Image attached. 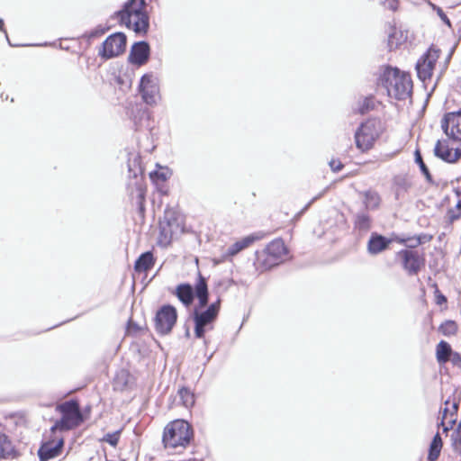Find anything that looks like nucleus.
<instances>
[{
  "label": "nucleus",
  "mask_w": 461,
  "mask_h": 461,
  "mask_svg": "<svg viewBox=\"0 0 461 461\" xmlns=\"http://www.w3.org/2000/svg\"><path fill=\"white\" fill-rule=\"evenodd\" d=\"M366 203L367 205L372 206L373 208L378 206L380 203V197L377 193L367 191L365 194Z\"/></svg>",
  "instance_id": "40"
},
{
  "label": "nucleus",
  "mask_w": 461,
  "mask_h": 461,
  "mask_svg": "<svg viewBox=\"0 0 461 461\" xmlns=\"http://www.w3.org/2000/svg\"><path fill=\"white\" fill-rule=\"evenodd\" d=\"M140 93L141 95L143 101L147 104L151 105V104H156V97L158 93V86L157 85V86H149V88L140 89Z\"/></svg>",
  "instance_id": "31"
},
{
  "label": "nucleus",
  "mask_w": 461,
  "mask_h": 461,
  "mask_svg": "<svg viewBox=\"0 0 461 461\" xmlns=\"http://www.w3.org/2000/svg\"><path fill=\"white\" fill-rule=\"evenodd\" d=\"M458 405H459V402L456 401H454L452 402V406H451V410H450V418L451 419L456 418L457 411H458Z\"/></svg>",
  "instance_id": "52"
},
{
  "label": "nucleus",
  "mask_w": 461,
  "mask_h": 461,
  "mask_svg": "<svg viewBox=\"0 0 461 461\" xmlns=\"http://www.w3.org/2000/svg\"><path fill=\"white\" fill-rule=\"evenodd\" d=\"M434 10H436L438 15L442 20V22L445 24H447V26L450 27L451 26V22L448 19V17L447 16V14L444 13V11L440 7H438V6H434Z\"/></svg>",
  "instance_id": "43"
},
{
  "label": "nucleus",
  "mask_w": 461,
  "mask_h": 461,
  "mask_svg": "<svg viewBox=\"0 0 461 461\" xmlns=\"http://www.w3.org/2000/svg\"><path fill=\"white\" fill-rule=\"evenodd\" d=\"M442 438L439 435V433H437L429 445V453H428V460L429 461H436L439 455L442 448Z\"/></svg>",
  "instance_id": "29"
},
{
  "label": "nucleus",
  "mask_w": 461,
  "mask_h": 461,
  "mask_svg": "<svg viewBox=\"0 0 461 461\" xmlns=\"http://www.w3.org/2000/svg\"><path fill=\"white\" fill-rule=\"evenodd\" d=\"M195 297L198 299V304L194 308L204 310L210 305L207 281L200 273L195 283Z\"/></svg>",
  "instance_id": "16"
},
{
  "label": "nucleus",
  "mask_w": 461,
  "mask_h": 461,
  "mask_svg": "<svg viewBox=\"0 0 461 461\" xmlns=\"http://www.w3.org/2000/svg\"><path fill=\"white\" fill-rule=\"evenodd\" d=\"M109 30V27H104L103 25H98L95 29L90 32H85L83 34V38L87 39L89 41L95 38H98L104 34Z\"/></svg>",
  "instance_id": "35"
},
{
  "label": "nucleus",
  "mask_w": 461,
  "mask_h": 461,
  "mask_svg": "<svg viewBox=\"0 0 461 461\" xmlns=\"http://www.w3.org/2000/svg\"><path fill=\"white\" fill-rule=\"evenodd\" d=\"M126 43L127 37L123 32L113 33L103 42L98 54L104 59L117 57L125 51Z\"/></svg>",
  "instance_id": "8"
},
{
  "label": "nucleus",
  "mask_w": 461,
  "mask_h": 461,
  "mask_svg": "<svg viewBox=\"0 0 461 461\" xmlns=\"http://www.w3.org/2000/svg\"><path fill=\"white\" fill-rule=\"evenodd\" d=\"M137 191H138V203H139V207H140V211H143V202H144V192L142 190V188L138 185L137 187Z\"/></svg>",
  "instance_id": "47"
},
{
  "label": "nucleus",
  "mask_w": 461,
  "mask_h": 461,
  "mask_svg": "<svg viewBox=\"0 0 461 461\" xmlns=\"http://www.w3.org/2000/svg\"><path fill=\"white\" fill-rule=\"evenodd\" d=\"M415 162L419 165L420 171L425 170L428 167L423 161L422 156L419 149H416L414 152Z\"/></svg>",
  "instance_id": "42"
},
{
  "label": "nucleus",
  "mask_w": 461,
  "mask_h": 461,
  "mask_svg": "<svg viewBox=\"0 0 461 461\" xmlns=\"http://www.w3.org/2000/svg\"><path fill=\"white\" fill-rule=\"evenodd\" d=\"M434 154L445 162L455 163L458 160V156H452V149L449 148L447 140H438L434 148Z\"/></svg>",
  "instance_id": "19"
},
{
  "label": "nucleus",
  "mask_w": 461,
  "mask_h": 461,
  "mask_svg": "<svg viewBox=\"0 0 461 461\" xmlns=\"http://www.w3.org/2000/svg\"><path fill=\"white\" fill-rule=\"evenodd\" d=\"M448 360L453 364V366L461 367V355L458 352L452 351Z\"/></svg>",
  "instance_id": "41"
},
{
  "label": "nucleus",
  "mask_w": 461,
  "mask_h": 461,
  "mask_svg": "<svg viewBox=\"0 0 461 461\" xmlns=\"http://www.w3.org/2000/svg\"><path fill=\"white\" fill-rule=\"evenodd\" d=\"M457 324L455 321L447 320L444 321L438 328L439 332L444 336H452L457 332Z\"/></svg>",
  "instance_id": "32"
},
{
  "label": "nucleus",
  "mask_w": 461,
  "mask_h": 461,
  "mask_svg": "<svg viewBox=\"0 0 461 461\" xmlns=\"http://www.w3.org/2000/svg\"><path fill=\"white\" fill-rule=\"evenodd\" d=\"M392 241L393 239H389L377 232H372L367 242V252L370 255H377L386 250Z\"/></svg>",
  "instance_id": "15"
},
{
  "label": "nucleus",
  "mask_w": 461,
  "mask_h": 461,
  "mask_svg": "<svg viewBox=\"0 0 461 461\" xmlns=\"http://www.w3.org/2000/svg\"><path fill=\"white\" fill-rule=\"evenodd\" d=\"M176 321V307L171 304H164L158 308L154 317L155 330L161 336L167 335L172 331Z\"/></svg>",
  "instance_id": "7"
},
{
  "label": "nucleus",
  "mask_w": 461,
  "mask_h": 461,
  "mask_svg": "<svg viewBox=\"0 0 461 461\" xmlns=\"http://www.w3.org/2000/svg\"><path fill=\"white\" fill-rule=\"evenodd\" d=\"M140 330V327L133 321L131 319L128 321L127 323V332L128 333H137Z\"/></svg>",
  "instance_id": "44"
},
{
  "label": "nucleus",
  "mask_w": 461,
  "mask_h": 461,
  "mask_svg": "<svg viewBox=\"0 0 461 461\" xmlns=\"http://www.w3.org/2000/svg\"><path fill=\"white\" fill-rule=\"evenodd\" d=\"M150 179L155 183L165 182L168 178L167 170H154L149 173Z\"/></svg>",
  "instance_id": "39"
},
{
  "label": "nucleus",
  "mask_w": 461,
  "mask_h": 461,
  "mask_svg": "<svg viewBox=\"0 0 461 461\" xmlns=\"http://www.w3.org/2000/svg\"><path fill=\"white\" fill-rule=\"evenodd\" d=\"M397 256L402 259L403 269L411 276L418 274L424 265V258L417 251L402 249Z\"/></svg>",
  "instance_id": "12"
},
{
  "label": "nucleus",
  "mask_w": 461,
  "mask_h": 461,
  "mask_svg": "<svg viewBox=\"0 0 461 461\" xmlns=\"http://www.w3.org/2000/svg\"><path fill=\"white\" fill-rule=\"evenodd\" d=\"M61 415L83 417L80 411L79 404L75 400L67 401L58 407Z\"/></svg>",
  "instance_id": "25"
},
{
  "label": "nucleus",
  "mask_w": 461,
  "mask_h": 461,
  "mask_svg": "<svg viewBox=\"0 0 461 461\" xmlns=\"http://www.w3.org/2000/svg\"><path fill=\"white\" fill-rule=\"evenodd\" d=\"M261 239V236L258 234H251L249 235L242 240L236 241L234 244H232L228 249V253L231 256L236 255L242 249L248 248L249 245H251L254 241L258 240Z\"/></svg>",
  "instance_id": "23"
},
{
  "label": "nucleus",
  "mask_w": 461,
  "mask_h": 461,
  "mask_svg": "<svg viewBox=\"0 0 461 461\" xmlns=\"http://www.w3.org/2000/svg\"><path fill=\"white\" fill-rule=\"evenodd\" d=\"M375 98L373 96H367V97L364 98V100L360 104V105L358 107V112L361 114H365V113H368L369 111L375 109Z\"/></svg>",
  "instance_id": "36"
},
{
  "label": "nucleus",
  "mask_w": 461,
  "mask_h": 461,
  "mask_svg": "<svg viewBox=\"0 0 461 461\" xmlns=\"http://www.w3.org/2000/svg\"><path fill=\"white\" fill-rule=\"evenodd\" d=\"M64 440L59 438L57 441L49 440L43 442L38 450V456L41 461H48L50 458L58 456L63 448Z\"/></svg>",
  "instance_id": "14"
},
{
  "label": "nucleus",
  "mask_w": 461,
  "mask_h": 461,
  "mask_svg": "<svg viewBox=\"0 0 461 461\" xmlns=\"http://www.w3.org/2000/svg\"><path fill=\"white\" fill-rule=\"evenodd\" d=\"M14 447L8 436L0 432V459L14 456Z\"/></svg>",
  "instance_id": "27"
},
{
  "label": "nucleus",
  "mask_w": 461,
  "mask_h": 461,
  "mask_svg": "<svg viewBox=\"0 0 461 461\" xmlns=\"http://www.w3.org/2000/svg\"><path fill=\"white\" fill-rule=\"evenodd\" d=\"M329 164H330V169L333 172H339L344 167V165L339 159H331Z\"/></svg>",
  "instance_id": "45"
},
{
  "label": "nucleus",
  "mask_w": 461,
  "mask_h": 461,
  "mask_svg": "<svg viewBox=\"0 0 461 461\" xmlns=\"http://www.w3.org/2000/svg\"><path fill=\"white\" fill-rule=\"evenodd\" d=\"M175 295L185 306L189 307L195 298V286L189 283H182L176 287Z\"/></svg>",
  "instance_id": "18"
},
{
  "label": "nucleus",
  "mask_w": 461,
  "mask_h": 461,
  "mask_svg": "<svg viewBox=\"0 0 461 461\" xmlns=\"http://www.w3.org/2000/svg\"><path fill=\"white\" fill-rule=\"evenodd\" d=\"M127 377H128V373L122 370V371H121V373H119L117 375L116 379L122 378L123 380V385H126L127 384Z\"/></svg>",
  "instance_id": "55"
},
{
  "label": "nucleus",
  "mask_w": 461,
  "mask_h": 461,
  "mask_svg": "<svg viewBox=\"0 0 461 461\" xmlns=\"http://www.w3.org/2000/svg\"><path fill=\"white\" fill-rule=\"evenodd\" d=\"M181 403L185 408L194 406L195 398L194 393L187 387L183 386L177 392Z\"/></svg>",
  "instance_id": "30"
},
{
  "label": "nucleus",
  "mask_w": 461,
  "mask_h": 461,
  "mask_svg": "<svg viewBox=\"0 0 461 461\" xmlns=\"http://www.w3.org/2000/svg\"><path fill=\"white\" fill-rule=\"evenodd\" d=\"M452 447L455 452L461 455V421L451 435Z\"/></svg>",
  "instance_id": "34"
},
{
  "label": "nucleus",
  "mask_w": 461,
  "mask_h": 461,
  "mask_svg": "<svg viewBox=\"0 0 461 461\" xmlns=\"http://www.w3.org/2000/svg\"><path fill=\"white\" fill-rule=\"evenodd\" d=\"M372 226L371 217L366 212H357L355 215L354 229L360 234H365L369 231Z\"/></svg>",
  "instance_id": "22"
},
{
  "label": "nucleus",
  "mask_w": 461,
  "mask_h": 461,
  "mask_svg": "<svg viewBox=\"0 0 461 461\" xmlns=\"http://www.w3.org/2000/svg\"><path fill=\"white\" fill-rule=\"evenodd\" d=\"M435 295L437 304L441 305L447 303V297L443 294H441L438 288L436 289Z\"/></svg>",
  "instance_id": "48"
},
{
  "label": "nucleus",
  "mask_w": 461,
  "mask_h": 461,
  "mask_svg": "<svg viewBox=\"0 0 461 461\" xmlns=\"http://www.w3.org/2000/svg\"><path fill=\"white\" fill-rule=\"evenodd\" d=\"M441 128L449 139L461 141V110L445 113L441 120Z\"/></svg>",
  "instance_id": "10"
},
{
  "label": "nucleus",
  "mask_w": 461,
  "mask_h": 461,
  "mask_svg": "<svg viewBox=\"0 0 461 461\" xmlns=\"http://www.w3.org/2000/svg\"><path fill=\"white\" fill-rule=\"evenodd\" d=\"M378 86L385 89L388 96L396 100H405L412 90V81L409 74L397 68L386 67L377 79Z\"/></svg>",
  "instance_id": "1"
},
{
  "label": "nucleus",
  "mask_w": 461,
  "mask_h": 461,
  "mask_svg": "<svg viewBox=\"0 0 461 461\" xmlns=\"http://www.w3.org/2000/svg\"><path fill=\"white\" fill-rule=\"evenodd\" d=\"M182 225L179 213L173 208H167L163 219L159 221L158 244L167 246L171 243L173 236L181 231Z\"/></svg>",
  "instance_id": "6"
},
{
  "label": "nucleus",
  "mask_w": 461,
  "mask_h": 461,
  "mask_svg": "<svg viewBox=\"0 0 461 461\" xmlns=\"http://www.w3.org/2000/svg\"><path fill=\"white\" fill-rule=\"evenodd\" d=\"M157 85L158 80L152 74H145L140 78L139 89L149 88V86Z\"/></svg>",
  "instance_id": "37"
},
{
  "label": "nucleus",
  "mask_w": 461,
  "mask_h": 461,
  "mask_svg": "<svg viewBox=\"0 0 461 461\" xmlns=\"http://www.w3.org/2000/svg\"><path fill=\"white\" fill-rule=\"evenodd\" d=\"M221 307V300L212 303L206 309L194 308L190 317L194 324V336L196 339H203L207 330L213 329V323L217 320Z\"/></svg>",
  "instance_id": "3"
},
{
  "label": "nucleus",
  "mask_w": 461,
  "mask_h": 461,
  "mask_svg": "<svg viewBox=\"0 0 461 461\" xmlns=\"http://www.w3.org/2000/svg\"><path fill=\"white\" fill-rule=\"evenodd\" d=\"M149 54V44L145 41H137L131 46L129 60L134 65L142 66L148 62Z\"/></svg>",
  "instance_id": "13"
},
{
  "label": "nucleus",
  "mask_w": 461,
  "mask_h": 461,
  "mask_svg": "<svg viewBox=\"0 0 461 461\" xmlns=\"http://www.w3.org/2000/svg\"><path fill=\"white\" fill-rule=\"evenodd\" d=\"M120 436H121V429H118L114 432L105 434L103 437V438H101L100 440L102 442L108 443L112 447H116L119 442Z\"/></svg>",
  "instance_id": "38"
},
{
  "label": "nucleus",
  "mask_w": 461,
  "mask_h": 461,
  "mask_svg": "<svg viewBox=\"0 0 461 461\" xmlns=\"http://www.w3.org/2000/svg\"><path fill=\"white\" fill-rule=\"evenodd\" d=\"M447 218L450 224L461 218V199L457 201L455 207L447 211Z\"/></svg>",
  "instance_id": "33"
},
{
  "label": "nucleus",
  "mask_w": 461,
  "mask_h": 461,
  "mask_svg": "<svg viewBox=\"0 0 461 461\" xmlns=\"http://www.w3.org/2000/svg\"><path fill=\"white\" fill-rule=\"evenodd\" d=\"M452 351V348L448 342L440 340L436 348V357L438 362L439 364L447 362Z\"/></svg>",
  "instance_id": "26"
},
{
  "label": "nucleus",
  "mask_w": 461,
  "mask_h": 461,
  "mask_svg": "<svg viewBox=\"0 0 461 461\" xmlns=\"http://www.w3.org/2000/svg\"><path fill=\"white\" fill-rule=\"evenodd\" d=\"M287 248L281 239L271 241L266 249L257 253V263L264 269H269L284 261Z\"/></svg>",
  "instance_id": "5"
},
{
  "label": "nucleus",
  "mask_w": 461,
  "mask_h": 461,
  "mask_svg": "<svg viewBox=\"0 0 461 461\" xmlns=\"http://www.w3.org/2000/svg\"><path fill=\"white\" fill-rule=\"evenodd\" d=\"M394 240H396L397 242H399V243H401V244H403V245H405V246H406V243H407V241H408L407 238H398V237H396V238L394 239Z\"/></svg>",
  "instance_id": "58"
},
{
  "label": "nucleus",
  "mask_w": 461,
  "mask_h": 461,
  "mask_svg": "<svg viewBox=\"0 0 461 461\" xmlns=\"http://www.w3.org/2000/svg\"><path fill=\"white\" fill-rule=\"evenodd\" d=\"M438 57V50L430 48L418 59L416 71L419 79L425 82L431 77Z\"/></svg>",
  "instance_id": "9"
},
{
  "label": "nucleus",
  "mask_w": 461,
  "mask_h": 461,
  "mask_svg": "<svg viewBox=\"0 0 461 461\" xmlns=\"http://www.w3.org/2000/svg\"><path fill=\"white\" fill-rule=\"evenodd\" d=\"M395 199L399 200L407 192L410 185L407 179L402 176H396L393 180Z\"/></svg>",
  "instance_id": "28"
},
{
  "label": "nucleus",
  "mask_w": 461,
  "mask_h": 461,
  "mask_svg": "<svg viewBox=\"0 0 461 461\" xmlns=\"http://www.w3.org/2000/svg\"><path fill=\"white\" fill-rule=\"evenodd\" d=\"M145 5V0H128L124 3L122 8L116 11L112 17L120 18V23L130 28L131 16L144 12Z\"/></svg>",
  "instance_id": "11"
},
{
  "label": "nucleus",
  "mask_w": 461,
  "mask_h": 461,
  "mask_svg": "<svg viewBox=\"0 0 461 461\" xmlns=\"http://www.w3.org/2000/svg\"><path fill=\"white\" fill-rule=\"evenodd\" d=\"M384 131L379 119L371 118L362 122L355 133L357 147L361 150H368Z\"/></svg>",
  "instance_id": "4"
},
{
  "label": "nucleus",
  "mask_w": 461,
  "mask_h": 461,
  "mask_svg": "<svg viewBox=\"0 0 461 461\" xmlns=\"http://www.w3.org/2000/svg\"><path fill=\"white\" fill-rule=\"evenodd\" d=\"M385 3L390 10L395 11L397 9V0H385Z\"/></svg>",
  "instance_id": "54"
},
{
  "label": "nucleus",
  "mask_w": 461,
  "mask_h": 461,
  "mask_svg": "<svg viewBox=\"0 0 461 461\" xmlns=\"http://www.w3.org/2000/svg\"><path fill=\"white\" fill-rule=\"evenodd\" d=\"M456 418H453V419H450L449 421H448V425H445L443 423V432L444 433H447V431L451 430L453 429V426L456 424Z\"/></svg>",
  "instance_id": "51"
},
{
  "label": "nucleus",
  "mask_w": 461,
  "mask_h": 461,
  "mask_svg": "<svg viewBox=\"0 0 461 461\" xmlns=\"http://www.w3.org/2000/svg\"><path fill=\"white\" fill-rule=\"evenodd\" d=\"M326 192V189H324L321 193H320L318 195L314 196L303 208V210L300 212L299 214H302L306 210H308V208L311 206V204L312 203H314L316 200H318L320 197H321L323 195V194Z\"/></svg>",
  "instance_id": "50"
},
{
  "label": "nucleus",
  "mask_w": 461,
  "mask_h": 461,
  "mask_svg": "<svg viewBox=\"0 0 461 461\" xmlns=\"http://www.w3.org/2000/svg\"><path fill=\"white\" fill-rule=\"evenodd\" d=\"M421 173L424 175L426 180L429 182V183H432L433 180H432V176L429 170V168L427 167L425 170H422Z\"/></svg>",
  "instance_id": "56"
},
{
  "label": "nucleus",
  "mask_w": 461,
  "mask_h": 461,
  "mask_svg": "<svg viewBox=\"0 0 461 461\" xmlns=\"http://www.w3.org/2000/svg\"><path fill=\"white\" fill-rule=\"evenodd\" d=\"M185 336L186 338H189V337H190V330H189V328H188V327L185 329Z\"/></svg>",
  "instance_id": "60"
},
{
  "label": "nucleus",
  "mask_w": 461,
  "mask_h": 461,
  "mask_svg": "<svg viewBox=\"0 0 461 461\" xmlns=\"http://www.w3.org/2000/svg\"><path fill=\"white\" fill-rule=\"evenodd\" d=\"M452 156H458V158L461 157V149H456L455 152H452Z\"/></svg>",
  "instance_id": "59"
},
{
  "label": "nucleus",
  "mask_w": 461,
  "mask_h": 461,
  "mask_svg": "<svg viewBox=\"0 0 461 461\" xmlns=\"http://www.w3.org/2000/svg\"><path fill=\"white\" fill-rule=\"evenodd\" d=\"M432 239V236L428 234H420L416 236V241L415 244L420 246V244H424L426 242H429Z\"/></svg>",
  "instance_id": "46"
},
{
  "label": "nucleus",
  "mask_w": 461,
  "mask_h": 461,
  "mask_svg": "<svg viewBox=\"0 0 461 461\" xmlns=\"http://www.w3.org/2000/svg\"><path fill=\"white\" fill-rule=\"evenodd\" d=\"M450 403V400L447 399V401H445L444 404H445V408L443 409L442 411V420L440 421V425H443L444 423V420L445 419L447 418V414L450 415V409L447 407V405Z\"/></svg>",
  "instance_id": "49"
},
{
  "label": "nucleus",
  "mask_w": 461,
  "mask_h": 461,
  "mask_svg": "<svg viewBox=\"0 0 461 461\" xmlns=\"http://www.w3.org/2000/svg\"><path fill=\"white\" fill-rule=\"evenodd\" d=\"M134 16L137 18V20L134 21V23L131 22L130 28H132L136 33L146 34L149 27V17L148 14L144 11L134 14Z\"/></svg>",
  "instance_id": "24"
},
{
  "label": "nucleus",
  "mask_w": 461,
  "mask_h": 461,
  "mask_svg": "<svg viewBox=\"0 0 461 461\" xmlns=\"http://www.w3.org/2000/svg\"><path fill=\"white\" fill-rule=\"evenodd\" d=\"M195 297L198 299V304L194 308L204 310L210 305L207 281L200 273L195 283Z\"/></svg>",
  "instance_id": "17"
},
{
  "label": "nucleus",
  "mask_w": 461,
  "mask_h": 461,
  "mask_svg": "<svg viewBox=\"0 0 461 461\" xmlns=\"http://www.w3.org/2000/svg\"><path fill=\"white\" fill-rule=\"evenodd\" d=\"M155 258L151 251H146L137 258L134 264V269L136 272H147L151 269L154 266Z\"/></svg>",
  "instance_id": "21"
},
{
  "label": "nucleus",
  "mask_w": 461,
  "mask_h": 461,
  "mask_svg": "<svg viewBox=\"0 0 461 461\" xmlns=\"http://www.w3.org/2000/svg\"><path fill=\"white\" fill-rule=\"evenodd\" d=\"M192 438V426L184 420H175L165 427L162 442L166 448L185 447Z\"/></svg>",
  "instance_id": "2"
},
{
  "label": "nucleus",
  "mask_w": 461,
  "mask_h": 461,
  "mask_svg": "<svg viewBox=\"0 0 461 461\" xmlns=\"http://www.w3.org/2000/svg\"><path fill=\"white\" fill-rule=\"evenodd\" d=\"M82 422L83 417L62 415L61 419L55 422L51 429L68 430L77 427Z\"/></svg>",
  "instance_id": "20"
},
{
  "label": "nucleus",
  "mask_w": 461,
  "mask_h": 461,
  "mask_svg": "<svg viewBox=\"0 0 461 461\" xmlns=\"http://www.w3.org/2000/svg\"><path fill=\"white\" fill-rule=\"evenodd\" d=\"M0 32H5L6 39H8L7 32H6V31L5 30V23H4V21H3L1 18H0ZM7 41H9V40H7ZM8 42H10V41H8ZM9 44L11 45V43H9Z\"/></svg>",
  "instance_id": "57"
},
{
  "label": "nucleus",
  "mask_w": 461,
  "mask_h": 461,
  "mask_svg": "<svg viewBox=\"0 0 461 461\" xmlns=\"http://www.w3.org/2000/svg\"><path fill=\"white\" fill-rule=\"evenodd\" d=\"M407 243H406V247L409 248V249H415L418 247V245L415 244V241H416V236H413V237H407Z\"/></svg>",
  "instance_id": "53"
}]
</instances>
